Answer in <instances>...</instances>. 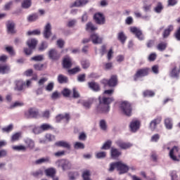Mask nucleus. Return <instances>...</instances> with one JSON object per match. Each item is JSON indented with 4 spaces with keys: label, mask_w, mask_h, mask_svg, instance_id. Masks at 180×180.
Masks as SVG:
<instances>
[{
    "label": "nucleus",
    "mask_w": 180,
    "mask_h": 180,
    "mask_svg": "<svg viewBox=\"0 0 180 180\" xmlns=\"http://www.w3.org/2000/svg\"><path fill=\"white\" fill-rule=\"evenodd\" d=\"M99 105L97 107V109L99 112L102 113H108L109 112V109H110V106L109 105L115 101L113 97H99Z\"/></svg>",
    "instance_id": "nucleus-1"
},
{
    "label": "nucleus",
    "mask_w": 180,
    "mask_h": 180,
    "mask_svg": "<svg viewBox=\"0 0 180 180\" xmlns=\"http://www.w3.org/2000/svg\"><path fill=\"white\" fill-rule=\"evenodd\" d=\"M115 169L118 171L120 175L127 174L130 169L129 166L123 163L122 161L115 162L110 164V168L108 169L109 172H113Z\"/></svg>",
    "instance_id": "nucleus-2"
},
{
    "label": "nucleus",
    "mask_w": 180,
    "mask_h": 180,
    "mask_svg": "<svg viewBox=\"0 0 180 180\" xmlns=\"http://www.w3.org/2000/svg\"><path fill=\"white\" fill-rule=\"evenodd\" d=\"M150 68H142L138 69L133 76L134 81H139L140 78H144V77H148V75H150Z\"/></svg>",
    "instance_id": "nucleus-3"
},
{
    "label": "nucleus",
    "mask_w": 180,
    "mask_h": 180,
    "mask_svg": "<svg viewBox=\"0 0 180 180\" xmlns=\"http://www.w3.org/2000/svg\"><path fill=\"white\" fill-rule=\"evenodd\" d=\"M27 46L28 48L24 49V53L26 56H30L33 53L34 49L37 46V40L36 39H30L27 41Z\"/></svg>",
    "instance_id": "nucleus-4"
},
{
    "label": "nucleus",
    "mask_w": 180,
    "mask_h": 180,
    "mask_svg": "<svg viewBox=\"0 0 180 180\" xmlns=\"http://www.w3.org/2000/svg\"><path fill=\"white\" fill-rule=\"evenodd\" d=\"M120 109L124 115L126 116H131V112L133 111V107H131V103L129 101H122L120 103Z\"/></svg>",
    "instance_id": "nucleus-5"
},
{
    "label": "nucleus",
    "mask_w": 180,
    "mask_h": 180,
    "mask_svg": "<svg viewBox=\"0 0 180 180\" xmlns=\"http://www.w3.org/2000/svg\"><path fill=\"white\" fill-rule=\"evenodd\" d=\"M101 84L104 85V86H111L115 87L117 85V75H111L110 79H103L101 80Z\"/></svg>",
    "instance_id": "nucleus-6"
},
{
    "label": "nucleus",
    "mask_w": 180,
    "mask_h": 180,
    "mask_svg": "<svg viewBox=\"0 0 180 180\" xmlns=\"http://www.w3.org/2000/svg\"><path fill=\"white\" fill-rule=\"evenodd\" d=\"M169 156L172 161H179L180 148L178 146H174L169 153Z\"/></svg>",
    "instance_id": "nucleus-7"
},
{
    "label": "nucleus",
    "mask_w": 180,
    "mask_h": 180,
    "mask_svg": "<svg viewBox=\"0 0 180 180\" xmlns=\"http://www.w3.org/2000/svg\"><path fill=\"white\" fill-rule=\"evenodd\" d=\"M94 20L96 25H105L106 18L102 13H96L94 15Z\"/></svg>",
    "instance_id": "nucleus-8"
},
{
    "label": "nucleus",
    "mask_w": 180,
    "mask_h": 180,
    "mask_svg": "<svg viewBox=\"0 0 180 180\" xmlns=\"http://www.w3.org/2000/svg\"><path fill=\"white\" fill-rule=\"evenodd\" d=\"M25 116L27 119H36L39 116V110L35 108H30L25 112Z\"/></svg>",
    "instance_id": "nucleus-9"
},
{
    "label": "nucleus",
    "mask_w": 180,
    "mask_h": 180,
    "mask_svg": "<svg viewBox=\"0 0 180 180\" xmlns=\"http://www.w3.org/2000/svg\"><path fill=\"white\" fill-rule=\"evenodd\" d=\"M130 32L132 34H135L139 40H144V35H143V32L136 27H131Z\"/></svg>",
    "instance_id": "nucleus-10"
},
{
    "label": "nucleus",
    "mask_w": 180,
    "mask_h": 180,
    "mask_svg": "<svg viewBox=\"0 0 180 180\" xmlns=\"http://www.w3.org/2000/svg\"><path fill=\"white\" fill-rule=\"evenodd\" d=\"M115 143L121 150H127L131 148V147H133V144L131 143L124 142L122 140H118Z\"/></svg>",
    "instance_id": "nucleus-11"
},
{
    "label": "nucleus",
    "mask_w": 180,
    "mask_h": 180,
    "mask_svg": "<svg viewBox=\"0 0 180 180\" xmlns=\"http://www.w3.org/2000/svg\"><path fill=\"white\" fill-rule=\"evenodd\" d=\"M70 119H71V116L69 113H65L64 114H59L56 117V123H60L61 120H65L66 123H68L70 122Z\"/></svg>",
    "instance_id": "nucleus-12"
},
{
    "label": "nucleus",
    "mask_w": 180,
    "mask_h": 180,
    "mask_svg": "<svg viewBox=\"0 0 180 180\" xmlns=\"http://www.w3.org/2000/svg\"><path fill=\"white\" fill-rule=\"evenodd\" d=\"M162 120V117H158L153 120H152L150 123L149 127L152 131H154L155 129H157V125L160 124L161 123V121Z\"/></svg>",
    "instance_id": "nucleus-13"
},
{
    "label": "nucleus",
    "mask_w": 180,
    "mask_h": 180,
    "mask_svg": "<svg viewBox=\"0 0 180 180\" xmlns=\"http://www.w3.org/2000/svg\"><path fill=\"white\" fill-rule=\"evenodd\" d=\"M49 57L51 60H57L61 57V55L58 53L57 50L52 49L49 51Z\"/></svg>",
    "instance_id": "nucleus-14"
},
{
    "label": "nucleus",
    "mask_w": 180,
    "mask_h": 180,
    "mask_svg": "<svg viewBox=\"0 0 180 180\" xmlns=\"http://www.w3.org/2000/svg\"><path fill=\"white\" fill-rule=\"evenodd\" d=\"M43 35L45 39H50V36H51V25L50 23H47L44 27Z\"/></svg>",
    "instance_id": "nucleus-15"
},
{
    "label": "nucleus",
    "mask_w": 180,
    "mask_h": 180,
    "mask_svg": "<svg viewBox=\"0 0 180 180\" xmlns=\"http://www.w3.org/2000/svg\"><path fill=\"white\" fill-rule=\"evenodd\" d=\"M129 127L131 129V131L133 133H136L140 129V121L134 120L131 122L129 124Z\"/></svg>",
    "instance_id": "nucleus-16"
},
{
    "label": "nucleus",
    "mask_w": 180,
    "mask_h": 180,
    "mask_svg": "<svg viewBox=\"0 0 180 180\" xmlns=\"http://www.w3.org/2000/svg\"><path fill=\"white\" fill-rule=\"evenodd\" d=\"M60 167L63 171H67L68 169H71L72 165H71V162L67 160H62L60 161Z\"/></svg>",
    "instance_id": "nucleus-17"
},
{
    "label": "nucleus",
    "mask_w": 180,
    "mask_h": 180,
    "mask_svg": "<svg viewBox=\"0 0 180 180\" xmlns=\"http://www.w3.org/2000/svg\"><path fill=\"white\" fill-rule=\"evenodd\" d=\"M7 32L11 34H15L16 30H15V22L12 21H8L6 24Z\"/></svg>",
    "instance_id": "nucleus-18"
},
{
    "label": "nucleus",
    "mask_w": 180,
    "mask_h": 180,
    "mask_svg": "<svg viewBox=\"0 0 180 180\" xmlns=\"http://www.w3.org/2000/svg\"><path fill=\"white\" fill-rule=\"evenodd\" d=\"M90 39L93 44H101L103 40L102 37H99L97 34H92L90 36Z\"/></svg>",
    "instance_id": "nucleus-19"
},
{
    "label": "nucleus",
    "mask_w": 180,
    "mask_h": 180,
    "mask_svg": "<svg viewBox=\"0 0 180 180\" xmlns=\"http://www.w3.org/2000/svg\"><path fill=\"white\" fill-rule=\"evenodd\" d=\"M44 172L46 176H49L50 178H54V176H56V174H57V170H56V168L54 167H49L48 169H46Z\"/></svg>",
    "instance_id": "nucleus-20"
},
{
    "label": "nucleus",
    "mask_w": 180,
    "mask_h": 180,
    "mask_svg": "<svg viewBox=\"0 0 180 180\" xmlns=\"http://www.w3.org/2000/svg\"><path fill=\"white\" fill-rule=\"evenodd\" d=\"M110 155L113 160H116L117 158H119L120 155H122V151L119 150V149L116 148H112Z\"/></svg>",
    "instance_id": "nucleus-21"
},
{
    "label": "nucleus",
    "mask_w": 180,
    "mask_h": 180,
    "mask_svg": "<svg viewBox=\"0 0 180 180\" xmlns=\"http://www.w3.org/2000/svg\"><path fill=\"white\" fill-rule=\"evenodd\" d=\"M55 146H56V147H63V148H67V150L71 149V145L65 141H57L55 143Z\"/></svg>",
    "instance_id": "nucleus-22"
},
{
    "label": "nucleus",
    "mask_w": 180,
    "mask_h": 180,
    "mask_svg": "<svg viewBox=\"0 0 180 180\" xmlns=\"http://www.w3.org/2000/svg\"><path fill=\"white\" fill-rule=\"evenodd\" d=\"M15 84V87L14 89L15 91H18L20 92V91H23V86H25V82L22 80H15L14 82Z\"/></svg>",
    "instance_id": "nucleus-23"
},
{
    "label": "nucleus",
    "mask_w": 180,
    "mask_h": 180,
    "mask_svg": "<svg viewBox=\"0 0 180 180\" xmlns=\"http://www.w3.org/2000/svg\"><path fill=\"white\" fill-rule=\"evenodd\" d=\"M9 71H11V68L9 65L6 64H0V74L5 75V74H9Z\"/></svg>",
    "instance_id": "nucleus-24"
},
{
    "label": "nucleus",
    "mask_w": 180,
    "mask_h": 180,
    "mask_svg": "<svg viewBox=\"0 0 180 180\" xmlns=\"http://www.w3.org/2000/svg\"><path fill=\"white\" fill-rule=\"evenodd\" d=\"M173 31H174V25H169L167 28H166L162 33L163 39H167V37H168V36L171 34V32H173Z\"/></svg>",
    "instance_id": "nucleus-25"
},
{
    "label": "nucleus",
    "mask_w": 180,
    "mask_h": 180,
    "mask_svg": "<svg viewBox=\"0 0 180 180\" xmlns=\"http://www.w3.org/2000/svg\"><path fill=\"white\" fill-rule=\"evenodd\" d=\"M89 2V0H76L73 4L72 7L79 8L81 6H84V5H86Z\"/></svg>",
    "instance_id": "nucleus-26"
},
{
    "label": "nucleus",
    "mask_w": 180,
    "mask_h": 180,
    "mask_svg": "<svg viewBox=\"0 0 180 180\" xmlns=\"http://www.w3.org/2000/svg\"><path fill=\"white\" fill-rule=\"evenodd\" d=\"M20 1L22 0H15V2H20ZM21 6L24 9H29L32 6V0H22Z\"/></svg>",
    "instance_id": "nucleus-27"
},
{
    "label": "nucleus",
    "mask_w": 180,
    "mask_h": 180,
    "mask_svg": "<svg viewBox=\"0 0 180 180\" xmlns=\"http://www.w3.org/2000/svg\"><path fill=\"white\" fill-rule=\"evenodd\" d=\"M88 85L89 88H90V89H92V91H95V92L101 91V86H99V84L95 82H89L88 83Z\"/></svg>",
    "instance_id": "nucleus-28"
},
{
    "label": "nucleus",
    "mask_w": 180,
    "mask_h": 180,
    "mask_svg": "<svg viewBox=\"0 0 180 180\" xmlns=\"http://www.w3.org/2000/svg\"><path fill=\"white\" fill-rule=\"evenodd\" d=\"M164 123L167 130H172V127H174V123L172 122V118H169V117L165 118Z\"/></svg>",
    "instance_id": "nucleus-29"
},
{
    "label": "nucleus",
    "mask_w": 180,
    "mask_h": 180,
    "mask_svg": "<svg viewBox=\"0 0 180 180\" xmlns=\"http://www.w3.org/2000/svg\"><path fill=\"white\" fill-rule=\"evenodd\" d=\"M63 68H71L72 67V61L70 58H64L63 60Z\"/></svg>",
    "instance_id": "nucleus-30"
},
{
    "label": "nucleus",
    "mask_w": 180,
    "mask_h": 180,
    "mask_svg": "<svg viewBox=\"0 0 180 180\" xmlns=\"http://www.w3.org/2000/svg\"><path fill=\"white\" fill-rule=\"evenodd\" d=\"M177 67L176 65H174V68L170 72V77L172 78H179V70H176Z\"/></svg>",
    "instance_id": "nucleus-31"
},
{
    "label": "nucleus",
    "mask_w": 180,
    "mask_h": 180,
    "mask_svg": "<svg viewBox=\"0 0 180 180\" xmlns=\"http://www.w3.org/2000/svg\"><path fill=\"white\" fill-rule=\"evenodd\" d=\"M117 39L122 43V44H124V43H126V40H127V37L124 32H120L118 33Z\"/></svg>",
    "instance_id": "nucleus-32"
},
{
    "label": "nucleus",
    "mask_w": 180,
    "mask_h": 180,
    "mask_svg": "<svg viewBox=\"0 0 180 180\" xmlns=\"http://www.w3.org/2000/svg\"><path fill=\"white\" fill-rule=\"evenodd\" d=\"M94 98H89L88 100L84 101L82 102V105L85 109H89L91 106L92 105V103H94Z\"/></svg>",
    "instance_id": "nucleus-33"
},
{
    "label": "nucleus",
    "mask_w": 180,
    "mask_h": 180,
    "mask_svg": "<svg viewBox=\"0 0 180 180\" xmlns=\"http://www.w3.org/2000/svg\"><path fill=\"white\" fill-rule=\"evenodd\" d=\"M58 82L59 84H67L68 82V77L63 75H58Z\"/></svg>",
    "instance_id": "nucleus-34"
},
{
    "label": "nucleus",
    "mask_w": 180,
    "mask_h": 180,
    "mask_svg": "<svg viewBox=\"0 0 180 180\" xmlns=\"http://www.w3.org/2000/svg\"><path fill=\"white\" fill-rule=\"evenodd\" d=\"M44 162H50V158L49 157L42 158L35 161L36 165H40V164H43Z\"/></svg>",
    "instance_id": "nucleus-35"
},
{
    "label": "nucleus",
    "mask_w": 180,
    "mask_h": 180,
    "mask_svg": "<svg viewBox=\"0 0 180 180\" xmlns=\"http://www.w3.org/2000/svg\"><path fill=\"white\" fill-rule=\"evenodd\" d=\"M25 143L27 148H30V150H33V148H34V141L32 139H27L25 140Z\"/></svg>",
    "instance_id": "nucleus-36"
},
{
    "label": "nucleus",
    "mask_w": 180,
    "mask_h": 180,
    "mask_svg": "<svg viewBox=\"0 0 180 180\" xmlns=\"http://www.w3.org/2000/svg\"><path fill=\"white\" fill-rule=\"evenodd\" d=\"M86 30L87 32H94L95 30H98V27H95L92 22H89L86 25Z\"/></svg>",
    "instance_id": "nucleus-37"
},
{
    "label": "nucleus",
    "mask_w": 180,
    "mask_h": 180,
    "mask_svg": "<svg viewBox=\"0 0 180 180\" xmlns=\"http://www.w3.org/2000/svg\"><path fill=\"white\" fill-rule=\"evenodd\" d=\"M81 72V68L79 66H77L76 68H74L72 69H69L68 70V72L70 75H75V74H77V72Z\"/></svg>",
    "instance_id": "nucleus-38"
},
{
    "label": "nucleus",
    "mask_w": 180,
    "mask_h": 180,
    "mask_svg": "<svg viewBox=\"0 0 180 180\" xmlns=\"http://www.w3.org/2000/svg\"><path fill=\"white\" fill-rule=\"evenodd\" d=\"M38 19L39 15H37V13H32L27 17V21L30 22H36V20H37Z\"/></svg>",
    "instance_id": "nucleus-39"
},
{
    "label": "nucleus",
    "mask_w": 180,
    "mask_h": 180,
    "mask_svg": "<svg viewBox=\"0 0 180 180\" xmlns=\"http://www.w3.org/2000/svg\"><path fill=\"white\" fill-rule=\"evenodd\" d=\"M168 46V44L167 42H161L158 44L157 49L159 50V51H164Z\"/></svg>",
    "instance_id": "nucleus-40"
},
{
    "label": "nucleus",
    "mask_w": 180,
    "mask_h": 180,
    "mask_svg": "<svg viewBox=\"0 0 180 180\" xmlns=\"http://www.w3.org/2000/svg\"><path fill=\"white\" fill-rule=\"evenodd\" d=\"M77 176H79V173L78 172H70L68 174V177L70 180H75Z\"/></svg>",
    "instance_id": "nucleus-41"
},
{
    "label": "nucleus",
    "mask_w": 180,
    "mask_h": 180,
    "mask_svg": "<svg viewBox=\"0 0 180 180\" xmlns=\"http://www.w3.org/2000/svg\"><path fill=\"white\" fill-rule=\"evenodd\" d=\"M162 9H164V6H162V2H158L157 4V6L155 7L154 11L156 12V13H161L162 11Z\"/></svg>",
    "instance_id": "nucleus-42"
},
{
    "label": "nucleus",
    "mask_w": 180,
    "mask_h": 180,
    "mask_svg": "<svg viewBox=\"0 0 180 180\" xmlns=\"http://www.w3.org/2000/svg\"><path fill=\"white\" fill-rule=\"evenodd\" d=\"M46 67L47 66L46 65L41 63L34 65V68L37 71H42V70H44V68H46Z\"/></svg>",
    "instance_id": "nucleus-43"
},
{
    "label": "nucleus",
    "mask_w": 180,
    "mask_h": 180,
    "mask_svg": "<svg viewBox=\"0 0 180 180\" xmlns=\"http://www.w3.org/2000/svg\"><path fill=\"white\" fill-rule=\"evenodd\" d=\"M74 148L75 150H84L85 148V145L81 142H76L74 144Z\"/></svg>",
    "instance_id": "nucleus-44"
},
{
    "label": "nucleus",
    "mask_w": 180,
    "mask_h": 180,
    "mask_svg": "<svg viewBox=\"0 0 180 180\" xmlns=\"http://www.w3.org/2000/svg\"><path fill=\"white\" fill-rule=\"evenodd\" d=\"M31 175H32V176H34V178H39V176H43V171L41 170V169H39L35 172H32Z\"/></svg>",
    "instance_id": "nucleus-45"
},
{
    "label": "nucleus",
    "mask_w": 180,
    "mask_h": 180,
    "mask_svg": "<svg viewBox=\"0 0 180 180\" xmlns=\"http://www.w3.org/2000/svg\"><path fill=\"white\" fill-rule=\"evenodd\" d=\"M112 147V141L108 140L103 145L101 150H109Z\"/></svg>",
    "instance_id": "nucleus-46"
},
{
    "label": "nucleus",
    "mask_w": 180,
    "mask_h": 180,
    "mask_svg": "<svg viewBox=\"0 0 180 180\" xmlns=\"http://www.w3.org/2000/svg\"><path fill=\"white\" fill-rule=\"evenodd\" d=\"M81 65L84 70H86V68H89V61L87 60H82L81 61Z\"/></svg>",
    "instance_id": "nucleus-47"
},
{
    "label": "nucleus",
    "mask_w": 180,
    "mask_h": 180,
    "mask_svg": "<svg viewBox=\"0 0 180 180\" xmlns=\"http://www.w3.org/2000/svg\"><path fill=\"white\" fill-rule=\"evenodd\" d=\"M100 128L101 130H106L108 129V124H106V121L105 120H101L99 123Z\"/></svg>",
    "instance_id": "nucleus-48"
},
{
    "label": "nucleus",
    "mask_w": 180,
    "mask_h": 180,
    "mask_svg": "<svg viewBox=\"0 0 180 180\" xmlns=\"http://www.w3.org/2000/svg\"><path fill=\"white\" fill-rule=\"evenodd\" d=\"M3 133H10V131H12L13 130V125L9 124L8 127L2 128Z\"/></svg>",
    "instance_id": "nucleus-49"
},
{
    "label": "nucleus",
    "mask_w": 180,
    "mask_h": 180,
    "mask_svg": "<svg viewBox=\"0 0 180 180\" xmlns=\"http://www.w3.org/2000/svg\"><path fill=\"white\" fill-rule=\"evenodd\" d=\"M143 95L145 98H147V96H154L155 95V93L151 90H146L143 91Z\"/></svg>",
    "instance_id": "nucleus-50"
},
{
    "label": "nucleus",
    "mask_w": 180,
    "mask_h": 180,
    "mask_svg": "<svg viewBox=\"0 0 180 180\" xmlns=\"http://www.w3.org/2000/svg\"><path fill=\"white\" fill-rule=\"evenodd\" d=\"M25 103L20 101H15L13 105L10 106V109H13L14 108H18L20 106H23Z\"/></svg>",
    "instance_id": "nucleus-51"
},
{
    "label": "nucleus",
    "mask_w": 180,
    "mask_h": 180,
    "mask_svg": "<svg viewBox=\"0 0 180 180\" xmlns=\"http://www.w3.org/2000/svg\"><path fill=\"white\" fill-rule=\"evenodd\" d=\"M41 32L39 30H35L33 31H28L27 32V36H39Z\"/></svg>",
    "instance_id": "nucleus-52"
},
{
    "label": "nucleus",
    "mask_w": 180,
    "mask_h": 180,
    "mask_svg": "<svg viewBox=\"0 0 180 180\" xmlns=\"http://www.w3.org/2000/svg\"><path fill=\"white\" fill-rule=\"evenodd\" d=\"M13 150H16L17 151H26V146L20 145V146H13Z\"/></svg>",
    "instance_id": "nucleus-53"
},
{
    "label": "nucleus",
    "mask_w": 180,
    "mask_h": 180,
    "mask_svg": "<svg viewBox=\"0 0 180 180\" xmlns=\"http://www.w3.org/2000/svg\"><path fill=\"white\" fill-rule=\"evenodd\" d=\"M19 139H20V133L17 132L11 136V141L13 143L15 141H18V140H19Z\"/></svg>",
    "instance_id": "nucleus-54"
},
{
    "label": "nucleus",
    "mask_w": 180,
    "mask_h": 180,
    "mask_svg": "<svg viewBox=\"0 0 180 180\" xmlns=\"http://www.w3.org/2000/svg\"><path fill=\"white\" fill-rule=\"evenodd\" d=\"M40 129H41V130L46 131L50 130V129H51V125H50L49 124H42L40 126Z\"/></svg>",
    "instance_id": "nucleus-55"
},
{
    "label": "nucleus",
    "mask_w": 180,
    "mask_h": 180,
    "mask_svg": "<svg viewBox=\"0 0 180 180\" xmlns=\"http://www.w3.org/2000/svg\"><path fill=\"white\" fill-rule=\"evenodd\" d=\"M46 91H48V92H51L53 89H54V83L50 82L47 84V86L45 88Z\"/></svg>",
    "instance_id": "nucleus-56"
},
{
    "label": "nucleus",
    "mask_w": 180,
    "mask_h": 180,
    "mask_svg": "<svg viewBox=\"0 0 180 180\" xmlns=\"http://www.w3.org/2000/svg\"><path fill=\"white\" fill-rule=\"evenodd\" d=\"M62 95H63V96L65 98H69L70 95H71V91H70L68 89H64L62 91Z\"/></svg>",
    "instance_id": "nucleus-57"
},
{
    "label": "nucleus",
    "mask_w": 180,
    "mask_h": 180,
    "mask_svg": "<svg viewBox=\"0 0 180 180\" xmlns=\"http://www.w3.org/2000/svg\"><path fill=\"white\" fill-rule=\"evenodd\" d=\"M6 51H7V53L11 56H15V51H13V47L12 46H6Z\"/></svg>",
    "instance_id": "nucleus-58"
},
{
    "label": "nucleus",
    "mask_w": 180,
    "mask_h": 180,
    "mask_svg": "<svg viewBox=\"0 0 180 180\" xmlns=\"http://www.w3.org/2000/svg\"><path fill=\"white\" fill-rule=\"evenodd\" d=\"M96 157L98 159L105 158L106 157V152H98L96 154Z\"/></svg>",
    "instance_id": "nucleus-59"
},
{
    "label": "nucleus",
    "mask_w": 180,
    "mask_h": 180,
    "mask_svg": "<svg viewBox=\"0 0 180 180\" xmlns=\"http://www.w3.org/2000/svg\"><path fill=\"white\" fill-rule=\"evenodd\" d=\"M48 45H47V42L46 41H43L41 42V45L39 47V51H43L44 50H46V49H47Z\"/></svg>",
    "instance_id": "nucleus-60"
},
{
    "label": "nucleus",
    "mask_w": 180,
    "mask_h": 180,
    "mask_svg": "<svg viewBox=\"0 0 180 180\" xmlns=\"http://www.w3.org/2000/svg\"><path fill=\"white\" fill-rule=\"evenodd\" d=\"M56 44L59 49H63L64 44H65V41H64L63 39H58L56 42Z\"/></svg>",
    "instance_id": "nucleus-61"
},
{
    "label": "nucleus",
    "mask_w": 180,
    "mask_h": 180,
    "mask_svg": "<svg viewBox=\"0 0 180 180\" xmlns=\"http://www.w3.org/2000/svg\"><path fill=\"white\" fill-rule=\"evenodd\" d=\"M160 140V134H155L152 137L150 141L154 143H157Z\"/></svg>",
    "instance_id": "nucleus-62"
},
{
    "label": "nucleus",
    "mask_w": 180,
    "mask_h": 180,
    "mask_svg": "<svg viewBox=\"0 0 180 180\" xmlns=\"http://www.w3.org/2000/svg\"><path fill=\"white\" fill-rule=\"evenodd\" d=\"M160 67L158 65H155L152 67V72L153 74H158L160 72L159 70Z\"/></svg>",
    "instance_id": "nucleus-63"
},
{
    "label": "nucleus",
    "mask_w": 180,
    "mask_h": 180,
    "mask_svg": "<svg viewBox=\"0 0 180 180\" xmlns=\"http://www.w3.org/2000/svg\"><path fill=\"white\" fill-rule=\"evenodd\" d=\"M174 37H176V40L180 41V26L176 30L174 33Z\"/></svg>",
    "instance_id": "nucleus-64"
}]
</instances>
